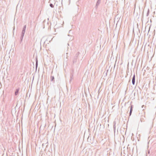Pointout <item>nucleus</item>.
<instances>
[{
  "instance_id": "4",
  "label": "nucleus",
  "mask_w": 156,
  "mask_h": 156,
  "mask_svg": "<svg viewBox=\"0 0 156 156\" xmlns=\"http://www.w3.org/2000/svg\"><path fill=\"white\" fill-rule=\"evenodd\" d=\"M19 89H16V91L15 92V94L16 95H17L18 93V92H19Z\"/></svg>"
},
{
  "instance_id": "3",
  "label": "nucleus",
  "mask_w": 156,
  "mask_h": 156,
  "mask_svg": "<svg viewBox=\"0 0 156 156\" xmlns=\"http://www.w3.org/2000/svg\"><path fill=\"white\" fill-rule=\"evenodd\" d=\"M26 28V25H25L23 27V30H22V31H23V32H25Z\"/></svg>"
},
{
  "instance_id": "11",
  "label": "nucleus",
  "mask_w": 156,
  "mask_h": 156,
  "mask_svg": "<svg viewBox=\"0 0 156 156\" xmlns=\"http://www.w3.org/2000/svg\"><path fill=\"white\" fill-rule=\"evenodd\" d=\"M23 40H20V43Z\"/></svg>"
},
{
  "instance_id": "5",
  "label": "nucleus",
  "mask_w": 156,
  "mask_h": 156,
  "mask_svg": "<svg viewBox=\"0 0 156 156\" xmlns=\"http://www.w3.org/2000/svg\"><path fill=\"white\" fill-rule=\"evenodd\" d=\"M79 54H80V52H77L76 53V55H75L76 57V58L78 57V56L79 55Z\"/></svg>"
},
{
  "instance_id": "1",
  "label": "nucleus",
  "mask_w": 156,
  "mask_h": 156,
  "mask_svg": "<svg viewBox=\"0 0 156 156\" xmlns=\"http://www.w3.org/2000/svg\"><path fill=\"white\" fill-rule=\"evenodd\" d=\"M101 2V0H98V1L97 2L95 6V8L96 9H97L98 6L100 4Z\"/></svg>"
},
{
  "instance_id": "19",
  "label": "nucleus",
  "mask_w": 156,
  "mask_h": 156,
  "mask_svg": "<svg viewBox=\"0 0 156 156\" xmlns=\"http://www.w3.org/2000/svg\"><path fill=\"white\" fill-rule=\"evenodd\" d=\"M111 58H112V56L111 57Z\"/></svg>"
},
{
  "instance_id": "14",
  "label": "nucleus",
  "mask_w": 156,
  "mask_h": 156,
  "mask_svg": "<svg viewBox=\"0 0 156 156\" xmlns=\"http://www.w3.org/2000/svg\"><path fill=\"white\" fill-rule=\"evenodd\" d=\"M144 105H143L142 106V108H143L144 107Z\"/></svg>"
},
{
  "instance_id": "15",
  "label": "nucleus",
  "mask_w": 156,
  "mask_h": 156,
  "mask_svg": "<svg viewBox=\"0 0 156 156\" xmlns=\"http://www.w3.org/2000/svg\"><path fill=\"white\" fill-rule=\"evenodd\" d=\"M35 58H36V59L37 58V56H36V57H35Z\"/></svg>"
},
{
  "instance_id": "6",
  "label": "nucleus",
  "mask_w": 156,
  "mask_h": 156,
  "mask_svg": "<svg viewBox=\"0 0 156 156\" xmlns=\"http://www.w3.org/2000/svg\"><path fill=\"white\" fill-rule=\"evenodd\" d=\"M49 5L52 8L54 7V5L52 3H50Z\"/></svg>"
},
{
  "instance_id": "13",
  "label": "nucleus",
  "mask_w": 156,
  "mask_h": 156,
  "mask_svg": "<svg viewBox=\"0 0 156 156\" xmlns=\"http://www.w3.org/2000/svg\"><path fill=\"white\" fill-rule=\"evenodd\" d=\"M36 65H37V60H36Z\"/></svg>"
},
{
  "instance_id": "16",
  "label": "nucleus",
  "mask_w": 156,
  "mask_h": 156,
  "mask_svg": "<svg viewBox=\"0 0 156 156\" xmlns=\"http://www.w3.org/2000/svg\"><path fill=\"white\" fill-rule=\"evenodd\" d=\"M6 55H5V57L8 58L7 57H6Z\"/></svg>"
},
{
  "instance_id": "12",
  "label": "nucleus",
  "mask_w": 156,
  "mask_h": 156,
  "mask_svg": "<svg viewBox=\"0 0 156 156\" xmlns=\"http://www.w3.org/2000/svg\"><path fill=\"white\" fill-rule=\"evenodd\" d=\"M109 57H110V56L109 55L108 57H108H107V58H108Z\"/></svg>"
},
{
  "instance_id": "17",
  "label": "nucleus",
  "mask_w": 156,
  "mask_h": 156,
  "mask_svg": "<svg viewBox=\"0 0 156 156\" xmlns=\"http://www.w3.org/2000/svg\"><path fill=\"white\" fill-rule=\"evenodd\" d=\"M9 58H10V56H9Z\"/></svg>"
},
{
  "instance_id": "2",
  "label": "nucleus",
  "mask_w": 156,
  "mask_h": 156,
  "mask_svg": "<svg viewBox=\"0 0 156 156\" xmlns=\"http://www.w3.org/2000/svg\"><path fill=\"white\" fill-rule=\"evenodd\" d=\"M135 75H134L132 79V83L133 85H134L135 84Z\"/></svg>"
},
{
  "instance_id": "8",
  "label": "nucleus",
  "mask_w": 156,
  "mask_h": 156,
  "mask_svg": "<svg viewBox=\"0 0 156 156\" xmlns=\"http://www.w3.org/2000/svg\"><path fill=\"white\" fill-rule=\"evenodd\" d=\"M149 13V9H148L147 13V16H148Z\"/></svg>"
},
{
  "instance_id": "9",
  "label": "nucleus",
  "mask_w": 156,
  "mask_h": 156,
  "mask_svg": "<svg viewBox=\"0 0 156 156\" xmlns=\"http://www.w3.org/2000/svg\"><path fill=\"white\" fill-rule=\"evenodd\" d=\"M132 109V106H131V108H130V114H131V113Z\"/></svg>"
},
{
  "instance_id": "7",
  "label": "nucleus",
  "mask_w": 156,
  "mask_h": 156,
  "mask_svg": "<svg viewBox=\"0 0 156 156\" xmlns=\"http://www.w3.org/2000/svg\"><path fill=\"white\" fill-rule=\"evenodd\" d=\"M25 32L22 31L21 34V36H24V34H25Z\"/></svg>"
},
{
  "instance_id": "10",
  "label": "nucleus",
  "mask_w": 156,
  "mask_h": 156,
  "mask_svg": "<svg viewBox=\"0 0 156 156\" xmlns=\"http://www.w3.org/2000/svg\"><path fill=\"white\" fill-rule=\"evenodd\" d=\"M23 36H21L20 39V40H23Z\"/></svg>"
},
{
  "instance_id": "18",
  "label": "nucleus",
  "mask_w": 156,
  "mask_h": 156,
  "mask_svg": "<svg viewBox=\"0 0 156 156\" xmlns=\"http://www.w3.org/2000/svg\"><path fill=\"white\" fill-rule=\"evenodd\" d=\"M116 58L117 59V57H116Z\"/></svg>"
}]
</instances>
